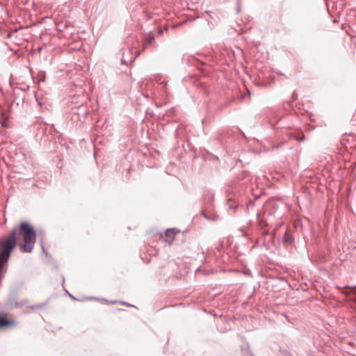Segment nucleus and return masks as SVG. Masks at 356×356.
<instances>
[{"mask_svg": "<svg viewBox=\"0 0 356 356\" xmlns=\"http://www.w3.org/2000/svg\"><path fill=\"white\" fill-rule=\"evenodd\" d=\"M21 235L23 236L24 241L21 245L22 252L29 253L33 249L36 240L35 231L30 223L22 222L19 226L15 227L10 234L0 241V279L4 274L10 252Z\"/></svg>", "mask_w": 356, "mask_h": 356, "instance_id": "1", "label": "nucleus"}, {"mask_svg": "<svg viewBox=\"0 0 356 356\" xmlns=\"http://www.w3.org/2000/svg\"><path fill=\"white\" fill-rule=\"evenodd\" d=\"M176 234L177 232L174 229H167L165 234V241L168 243H171Z\"/></svg>", "mask_w": 356, "mask_h": 356, "instance_id": "2", "label": "nucleus"}, {"mask_svg": "<svg viewBox=\"0 0 356 356\" xmlns=\"http://www.w3.org/2000/svg\"><path fill=\"white\" fill-rule=\"evenodd\" d=\"M10 321L0 315V327L9 325Z\"/></svg>", "mask_w": 356, "mask_h": 356, "instance_id": "3", "label": "nucleus"}, {"mask_svg": "<svg viewBox=\"0 0 356 356\" xmlns=\"http://www.w3.org/2000/svg\"><path fill=\"white\" fill-rule=\"evenodd\" d=\"M149 42H152L154 40V38L152 37L149 38Z\"/></svg>", "mask_w": 356, "mask_h": 356, "instance_id": "4", "label": "nucleus"}]
</instances>
